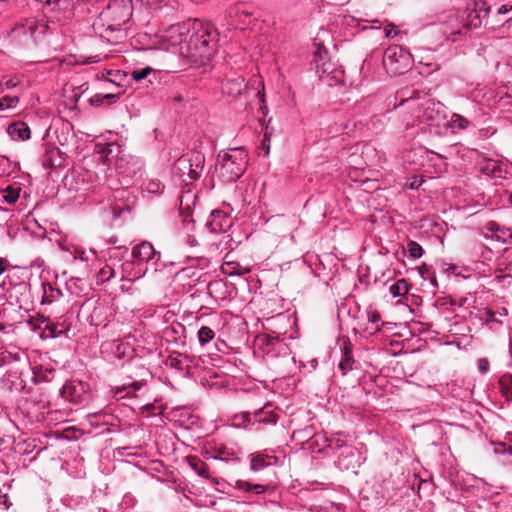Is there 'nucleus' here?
Instances as JSON below:
<instances>
[{
	"mask_svg": "<svg viewBox=\"0 0 512 512\" xmlns=\"http://www.w3.org/2000/svg\"><path fill=\"white\" fill-rule=\"evenodd\" d=\"M410 54L398 45L389 46L383 54V66L392 74H402L410 66Z\"/></svg>",
	"mask_w": 512,
	"mask_h": 512,
	"instance_id": "nucleus-7",
	"label": "nucleus"
},
{
	"mask_svg": "<svg viewBox=\"0 0 512 512\" xmlns=\"http://www.w3.org/2000/svg\"><path fill=\"white\" fill-rule=\"evenodd\" d=\"M164 337L167 342L173 343L178 347L186 345V327L180 322H173L164 330Z\"/></svg>",
	"mask_w": 512,
	"mask_h": 512,
	"instance_id": "nucleus-15",
	"label": "nucleus"
},
{
	"mask_svg": "<svg viewBox=\"0 0 512 512\" xmlns=\"http://www.w3.org/2000/svg\"><path fill=\"white\" fill-rule=\"evenodd\" d=\"M494 452L496 454L512 456V446H507L505 443H500L495 446Z\"/></svg>",
	"mask_w": 512,
	"mask_h": 512,
	"instance_id": "nucleus-48",
	"label": "nucleus"
},
{
	"mask_svg": "<svg viewBox=\"0 0 512 512\" xmlns=\"http://www.w3.org/2000/svg\"><path fill=\"white\" fill-rule=\"evenodd\" d=\"M44 331L49 332V336L52 338L59 337L62 334V330L59 329L58 325L53 324V323H51V324L48 323L45 326Z\"/></svg>",
	"mask_w": 512,
	"mask_h": 512,
	"instance_id": "nucleus-47",
	"label": "nucleus"
},
{
	"mask_svg": "<svg viewBox=\"0 0 512 512\" xmlns=\"http://www.w3.org/2000/svg\"><path fill=\"white\" fill-rule=\"evenodd\" d=\"M61 396L76 405H86L92 399L89 383L81 380L67 381L60 389Z\"/></svg>",
	"mask_w": 512,
	"mask_h": 512,
	"instance_id": "nucleus-8",
	"label": "nucleus"
},
{
	"mask_svg": "<svg viewBox=\"0 0 512 512\" xmlns=\"http://www.w3.org/2000/svg\"><path fill=\"white\" fill-rule=\"evenodd\" d=\"M8 267V261L4 258H0V275L5 272Z\"/></svg>",
	"mask_w": 512,
	"mask_h": 512,
	"instance_id": "nucleus-63",
	"label": "nucleus"
},
{
	"mask_svg": "<svg viewBox=\"0 0 512 512\" xmlns=\"http://www.w3.org/2000/svg\"><path fill=\"white\" fill-rule=\"evenodd\" d=\"M41 288H42L41 304H43V305L52 304V303L58 301L63 296L62 291L60 290V288L57 286L56 283L42 282Z\"/></svg>",
	"mask_w": 512,
	"mask_h": 512,
	"instance_id": "nucleus-18",
	"label": "nucleus"
},
{
	"mask_svg": "<svg viewBox=\"0 0 512 512\" xmlns=\"http://www.w3.org/2000/svg\"><path fill=\"white\" fill-rule=\"evenodd\" d=\"M313 65L319 78L331 76L332 79L338 80L342 74V71L327 59V51L324 48H318L315 51Z\"/></svg>",
	"mask_w": 512,
	"mask_h": 512,
	"instance_id": "nucleus-10",
	"label": "nucleus"
},
{
	"mask_svg": "<svg viewBox=\"0 0 512 512\" xmlns=\"http://www.w3.org/2000/svg\"><path fill=\"white\" fill-rule=\"evenodd\" d=\"M384 32L387 38H393L398 34V31L394 24H390L387 27H385Z\"/></svg>",
	"mask_w": 512,
	"mask_h": 512,
	"instance_id": "nucleus-55",
	"label": "nucleus"
},
{
	"mask_svg": "<svg viewBox=\"0 0 512 512\" xmlns=\"http://www.w3.org/2000/svg\"><path fill=\"white\" fill-rule=\"evenodd\" d=\"M104 102L105 101L103 99L102 93H97L90 99L91 105H95V106H100V105L104 104Z\"/></svg>",
	"mask_w": 512,
	"mask_h": 512,
	"instance_id": "nucleus-56",
	"label": "nucleus"
},
{
	"mask_svg": "<svg viewBox=\"0 0 512 512\" xmlns=\"http://www.w3.org/2000/svg\"><path fill=\"white\" fill-rule=\"evenodd\" d=\"M481 320L485 321L486 323L497 321L495 317V312L488 308L485 309L481 316Z\"/></svg>",
	"mask_w": 512,
	"mask_h": 512,
	"instance_id": "nucleus-51",
	"label": "nucleus"
},
{
	"mask_svg": "<svg viewBox=\"0 0 512 512\" xmlns=\"http://www.w3.org/2000/svg\"><path fill=\"white\" fill-rule=\"evenodd\" d=\"M152 71L153 69L151 67H145L132 71L131 76L135 81L139 82L144 80Z\"/></svg>",
	"mask_w": 512,
	"mask_h": 512,
	"instance_id": "nucleus-41",
	"label": "nucleus"
},
{
	"mask_svg": "<svg viewBox=\"0 0 512 512\" xmlns=\"http://www.w3.org/2000/svg\"><path fill=\"white\" fill-rule=\"evenodd\" d=\"M125 194H128L127 190L124 189H116L114 192V199L115 201L121 200L125 197ZM113 213L116 217H120L124 211H129L130 206L129 204H123L119 205L117 202H115L114 205L111 206Z\"/></svg>",
	"mask_w": 512,
	"mask_h": 512,
	"instance_id": "nucleus-31",
	"label": "nucleus"
},
{
	"mask_svg": "<svg viewBox=\"0 0 512 512\" xmlns=\"http://www.w3.org/2000/svg\"><path fill=\"white\" fill-rule=\"evenodd\" d=\"M54 154H59V151L57 149H53L43 156L42 163L45 167H55L60 165L59 163L57 164L52 160Z\"/></svg>",
	"mask_w": 512,
	"mask_h": 512,
	"instance_id": "nucleus-44",
	"label": "nucleus"
},
{
	"mask_svg": "<svg viewBox=\"0 0 512 512\" xmlns=\"http://www.w3.org/2000/svg\"><path fill=\"white\" fill-rule=\"evenodd\" d=\"M258 341L268 360L278 357L287 358L291 354L288 344L278 336L263 335L258 338Z\"/></svg>",
	"mask_w": 512,
	"mask_h": 512,
	"instance_id": "nucleus-9",
	"label": "nucleus"
},
{
	"mask_svg": "<svg viewBox=\"0 0 512 512\" xmlns=\"http://www.w3.org/2000/svg\"><path fill=\"white\" fill-rule=\"evenodd\" d=\"M131 447H118L114 450V455L119 457L133 456L134 454L129 452Z\"/></svg>",
	"mask_w": 512,
	"mask_h": 512,
	"instance_id": "nucleus-53",
	"label": "nucleus"
},
{
	"mask_svg": "<svg viewBox=\"0 0 512 512\" xmlns=\"http://www.w3.org/2000/svg\"><path fill=\"white\" fill-rule=\"evenodd\" d=\"M244 88V78L237 76L234 78H227L222 82V92L233 98L239 96Z\"/></svg>",
	"mask_w": 512,
	"mask_h": 512,
	"instance_id": "nucleus-19",
	"label": "nucleus"
},
{
	"mask_svg": "<svg viewBox=\"0 0 512 512\" xmlns=\"http://www.w3.org/2000/svg\"><path fill=\"white\" fill-rule=\"evenodd\" d=\"M35 382H50L54 378L55 370L44 368L43 366H36L33 368Z\"/></svg>",
	"mask_w": 512,
	"mask_h": 512,
	"instance_id": "nucleus-30",
	"label": "nucleus"
},
{
	"mask_svg": "<svg viewBox=\"0 0 512 512\" xmlns=\"http://www.w3.org/2000/svg\"><path fill=\"white\" fill-rule=\"evenodd\" d=\"M409 291V283L406 279H399L389 287L393 298L405 296Z\"/></svg>",
	"mask_w": 512,
	"mask_h": 512,
	"instance_id": "nucleus-32",
	"label": "nucleus"
},
{
	"mask_svg": "<svg viewBox=\"0 0 512 512\" xmlns=\"http://www.w3.org/2000/svg\"><path fill=\"white\" fill-rule=\"evenodd\" d=\"M213 460L225 461L228 462L230 460H234V453L232 450L226 448L223 445L215 448L214 454L210 456Z\"/></svg>",
	"mask_w": 512,
	"mask_h": 512,
	"instance_id": "nucleus-35",
	"label": "nucleus"
},
{
	"mask_svg": "<svg viewBox=\"0 0 512 512\" xmlns=\"http://www.w3.org/2000/svg\"><path fill=\"white\" fill-rule=\"evenodd\" d=\"M493 14L501 17L503 21L512 20V1L503 0L495 2L493 5L484 9V16ZM501 21V19H499Z\"/></svg>",
	"mask_w": 512,
	"mask_h": 512,
	"instance_id": "nucleus-17",
	"label": "nucleus"
},
{
	"mask_svg": "<svg viewBox=\"0 0 512 512\" xmlns=\"http://www.w3.org/2000/svg\"><path fill=\"white\" fill-rule=\"evenodd\" d=\"M220 175L227 182H234L245 172L247 153L240 148L230 149L218 155Z\"/></svg>",
	"mask_w": 512,
	"mask_h": 512,
	"instance_id": "nucleus-2",
	"label": "nucleus"
},
{
	"mask_svg": "<svg viewBox=\"0 0 512 512\" xmlns=\"http://www.w3.org/2000/svg\"><path fill=\"white\" fill-rule=\"evenodd\" d=\"M487 228L492 232L491 238L503 243H512V230L510 228L501 227L496 222L488 223Z\"/></svg>",
	"mask_w": 512,
	"mask_h": 512,
	"instance_id": "nucleus-20",
	"label": "nucleus"
},
{
	"mask_svg": "<svg viewBox=\"0 0 512 512\" xmlns=\"http://www.w3.org/2000/svg\"><path fill=\"white\" fill-rule=\"evenodd\" d=\"M449 125L452 129L465 130L472 126V123L465 117L460 114L454 113L451 116L449 121Z\"/></svg>",
	"mask_w": 512,
	"mask_h": 512,
	"instance_id": "nucleus-36",
	"label": "nucleus"
},
{
	"mask_svg": "<svg viewBox=\"0 0 512 512\" xmlns=\"http://www.w3.org/2000/svg\"><path fill=\"white\" fill-rule=\"evenodd\" d=\"M250 469L253 472H259L270 465L268 455L262 453L251 454L250 456Z\"/></svg>",
	"mask_w": 512,
	"mask_h": 512,
	"instance_id": "nucleus-27",
	"label": "nucleus"
},
{
	"mask_svg": "<svg viewBox=\"0 0 512 512\" xmlns=\"http://www.w3.org/2000/svg\"><path fill=\"white\" fill-rule=\"evenodd\" d=\"M189 467L200 477L209 479L208 466L196 456L186 457Z\"/></svg>",
	"mask_w": 512,
	"mask_h": 512,
	"instance_id": "nucleus-25",
	"label": "nucleus"
},
{
	"mask_svg": "<svg viewBox=\"0 0 512 512\" xmlns=\"http://www.w3.org/2000/svg\"><path fill=\"white\" fill-rule=\"evenodd\" d=\"M253 14L251 7L242 2H238L232 6H230L227 10V15L230 18H239L241 20L242 16L249 17Z\"/></svg>",
	"mask_w": 512,
	"mask_h": 512,
	"instance_id": "nucleus-26",
	"label": "nucleus"
},
{
	"mask_svg": "<svg viewBox=\"0 0 512 512\" xmlns=\"http://www.w3.org/2000/svg\"><path fill=\"white\" fill-rule=\"evenodd\" d=\"M481 172L489 177L502 178L503 170L501 166L494 160H487L481 166Z\"/></svg>",
	"mask_w": 512,
	"mask_h": 512,
	"instance_id": "nucleus-29",
	"label": "nucleus"
},
{
	"mask_svg": "<svg viewBox=\"0 0 512 512\" xmlns=\"http://www.w3.org/2000/svg\"><path fill=\"white\" fill-rule=\"evenodd\" d=\"M499 389L507 401L512 400V374H503L498 381Z\"/></svg>",
	"mask_w": 512,
	"mask_h": 512,
	"instance_id": "nucleus-28",
	"label": "nucleus"
},
{
	"mask_svg": "<svg viewBox=\"0 0 512 512\" xmlns=\"http://www.w3.org/2000/svg\"><path fill=\"white\" fill-rule=\"evenodd\" d=\"M424 180L419 176H413L405 183V187L411 190L418 189L422 184Z\"/></svg>",
	"mask_w": 512,
	"mask_h": 512,
	"instance_id": "nucleus-46",
	"label": "nucleus"
},
{
	"mask_svg": "<svg viewBox=\"0 0 512 512\" xmlns=\"http://www.w3.org/2000/svg\"><path fill=\"white\" fill-rule=\"evenodd\" d=\"M328 445L327 447L332 450L334 453H340V452H343V449L344 447H348L349 445H347L343 440L337 438V439H330L328 440Z\"/></svg>",
	"mask_w": 512,
	"mask_h": 512,
	"instance_id": "nucleus-39",
	"label": "nucleus"
},
{
	"mask_svg": "<svg viewBox=\"0 0 512 512\" xmlns=\"http://www.w3.org/2000/svg\"><path fill=\"white\" fill-rule=\"evenodd\" d=\"M181 217H182V220H181V223H182V227L181 229L183 230L184 233H187V232H191L194 230V225H195V222L194 220L192 219V217L190 215H182L181 214Z\"/></svg>",
	"mask_w": 512,
	"mask_h": 512,
	"instance_id": "nucleus-42",
	"label": "nucleus"
},
{
	"mask_svg": "<svg viewBox=\"0 0 512 512\" xmlns=\"http://www.w3.org/2000/svg\"><path fill=\"white\" fill-rule=\"evenodd\" d=\"M267 487L261 484H253L252 486V492L255 494H262L266 492Z\"/></svg>",
	"mask_w": 512,
	"mask_h": 512,
	"instance_id": "nucleus-59",
	"label": "nucleus"
},
{
	"mask_svg": "<svg viewBox=\"0 0 512 512\" xmlns=\"http://www.w3.org/2000/svg\"><path fill=\"white\" fill-rule=\"evenodd\" d=\"M205 165V157L201 152L192 151L179 157L174 169L181 175H187L191 180L200 178Z\"/></svg>",
	"mask_w": 512,
	"mask_h": 512,
	"instance_id": "nucleus-6",
	"label": "nucleus"
},
{
	"mask_svg": "<svg viewBox=\"0 0 512 512\" xmlns=\"http://www.w3.org/2000/svg\"><path fill=\"white\" fill-rule=\"evenodd\" d=\"M106 150L111 152L109 146L99 151L100 155L97 158L99 163L96 166V170L84 168L78 173L76 182L79 186V189L91 190L107 184L108 167L104 162L103 156V154L106 153Z\"/></svg>",
	"mask_w": 512,
	"mask_h": 512,
	"instance_id": "nucleus-4",
	"label": "nucleus"
},
{
	"mask_svg": "<svg viewBox=\"0 0 512 512\" xmlns=\"http://www.w3.org/2000/svg\"><path fill=\"white\" fill-rule=\"evenodd\" d=\"M7 133L13 140H27L30 138V129L24 122H15L8 126Z\"/></svg>",
	"mask_w": 512,
	"mask_h": 512,
	"instance_id": "nucleus-21",
	"label": "nucleus"
},
{
	"mask_svg": "<svg viewBox=\"0 0 512 512\" xmlns=\"http://www.w3.org/2000/svg\"><path fill=\"white\" fill-rule=\"evenodd\" d=\"M244 422L247 423H260L274 425L277 423V414L274 413L273 405L266 403L262 408L255 410L254 412H246L242 415Z\"/></svg>",
	"mask_w": 512,
	"mask_h": 512,
	"instance_id": "nucleus-13",
	"label": "nucleus"
},
{
	"mask_svg": "<svg viewBox=\"0 0 512 512\" xmlns=\"http://www.w3.org/2000/svg\"><path fill=\"white\" fill-rule=\"evenodd\" d=\"M361 464V453L351 445L344 447L343 452L337 454L336 465L341 470H351L355 472Z\"/></svg>",
	"mask_w": 512,
	"mask_h": 512,
	"instance_id": "nucleus-12",
	"label": "nucleus"
},
{
	"mask_svg": "<svg viewBox=\"0 0 512 512\" xmlns=\"http://www.w3.org/2000/svg\"><path fill=\"white\" fill-rule=\"evenodd\" d=\"M21 188L14 185H8L0 188V202L8 205L15 204L20 196Z\"/></svg>",
	"mask_w": 512,
	"mask_h": 512,
	"instance_id": "nucleus-24",
	"label": "nucleus"
},
{
	"mask_svg": "<svg viewBox=\"0 0 512 512\" xmlns=\"http://www.w3.org/2000/svg\"><path fill=\"white\" fill-rule=\"evenodd\" d=\"M19 84V81L16 80L15 78H10L8 80H6L3 85H4V88L6 90H10V89H13L15 88L17 85Z\"/></svg>",
	"mask_w": 512,
	"mask_h": 512,
	"instance_id": "nucleus-57",
	"label": "nucleus"
},
{
	"mask_svg": "<svg viewBox=\"0 0 512 512\" xmlns=\"http://www.w3.org/2000/svg\"><path fill=\"white\" fill-rule=\"evenodd\" d=\"M215 331L208 326H201L197 331V340L201 347H204L215 338Z\"/></svg>",
	"mask_w": 512,
	"mask_h": 512,
	"instance_id": "nucleus-34",
	"label": "nucleus"
},
{
	"mask_svg": "<svg viewBox=\"0 0 512 512\" xmlns=\"http://www.w3.org/2000/svg\"><path fill=\"white\" fill-rule=\"evenodd\" d=\"M230 225V219L220 210H214L210 215V219L206 222V227L214 234L225 232Z\"/></svg>",
	"mask_w": 512,
	"mask_h": 512,
	"instance_id": "nucleus-16",
	"label": "nucleus"
},
{
	"mask_svg": "<svg viewBox=\"0 0 512 512\" xmlns=\"http://www.w3.org/2000/svg\"><path fill=\"white\" fill-rule=\"evenodd\" d=\"M196 357L177 351L171 352L166 360L164 361L167 367L175 369L177 371H189L193 365H195Z\"/></svg>",
	"mask_w": 512,
	"mask_h": 512,
	"instance_id": "nucleus-14",
	"label": "nucleus"
},
{
	"mask_svg": "<svg viewBox=\"0 0 512 512\" xmlns=\"http://www.w3.org/2000/svg\"><path fill=\"white\" fill-rule=\"evenodd\" d=\"M342 356L338 364V368L343 376L347 375L354 368L355 360L353 358L351 349L349 346L344 345L341 348Z\"/></svg>",
	"mask_w": 512,
	"mask_h": 512,
	"instance_id": "nucleus-22",
	"label": "nucleus"
},
{
	"mask_svg": "<svg viewBox=\"0 0 512 512\" xmlns=\"http://www.w3.org/2000/svg\"><path fill=\"white\" fill-rule=\"evenodd\" d=\"M49 30L48 22L45 19H27L24 23L16 26L13 30L15 35H29L30 38L37 42Z\"/></svg>",
	"mask_w": 512,
	"mask_h": 512,
	"instance_id": "nucleus-11",
	"label": "nucleus"
},
{
	"mask_svg": "<svg viewBox=\"0 0 512 512\" xmlns=\"http://www.w3.org/2000/svg\"><path fill=\"white\" fill-rule=\"evenodd\" d=\"M368 321L374 325V330L379 331L382 325L380 314L377 311H368L367 312Z\"/></svg>",
	"mask_w": 512,
	"mask_h": 512,
	"instance_id": "nucleus-40",
	"label": "nucleus"
},
{
	"mask_svg": "<svg viewBox=\"0 0 512 512\" xmlns=\"http://www.w3.org/2000/svg\"><path fill=\"white\" fill-rule=\"evenodd\" d=\"M132 160H133V166H134L132 174L135 175L136 172L141 169V163L137 159H132Z\"/></svg>",
	"mask_w": 512,
	"mask_h": 512,
	"instance_id": "nucleus-64",
	"label": "nucleus"
},
{
	"mask_svg": "<svg viewBox=\"0 0 512 512\" xmlns=\"http://www.w3.org/2000/svg\"><path fill=\"white\" fill-rule=\"evenodd\" d=\"M464 21V27L469 29H476L482 25V18L480 15V10H466L460 16Z\"/></svg>",
	"mask_w": 512,
	"mask_h": 512,
	"instance_id": "nucleus-23",
	"label": "nucleus"
},
{
	"mask_svg": "<svg viewBox=\"0 0 512 512\" xmlns=\"http://www.w3.org/2000/svg\"><path fill=\"white\" fill-rule=\"evenodd\" d=\"M477 369L481 374L488 373L490 369V363L487 358H479L477 360Z\"/></svg>",
	"mask_w": 512,
	"mask_h": 512,
	"instance_id": "nucleus-49",
	"label": "nucleus"
},
{
	"mask_svg": "<svg viewBox=\"0 0 512 512\" xmlns=\"http://www.w3.org/2000/svg\"><path fill=\"white\" fill-rule=\"evenodd\" d=\"M252 483H249L244 480H238L236 481V488L239 490H243L245 492H252Z\"/></svg>",
	"mask_w": 512,
	"mask_h": 512,
	"instance_id": "nucleus-52",
	"label": "nucleus"
},
{
	"mask_svg": "<svg viewBox=\"0 0 512 512\" xmlns=\"http://www.w3.org/2000/svg\"><path fill=\"white\" fill-rule=\"evenodd\" d=\"M164 188V184L158 179H148L142 185V189L144 192L156 196L161 195L164 191Z\"/></svg>",
	"mask_w": 512,
	"mask_h": 512,
	"instance_id": "nucleus-33",
	"label": "nucleus"
},
{
	"mask_svg": "<svg viewBox=\"0 0 512 512\" xmlns=\"http://www.w3.org/2000/svg\"><path fill=\"white\" fill-rule=\"evenodd\" d=\"M132 258L134 263L140 267L145 266L143 274L149 271L153 273L160 269L161 253L156 251L152 243L143 241L132 248Z\"/></svg>",
	"mask_w": 512,
	"mask_h": 512,
	"instance_id": "nucleus-5",
	"label": "nucleus"
},
{
	"mask_svg": "<svg viewBox=\"0 0 512 512\" xmlns=\"http://www.w3.org/2000/svg\"><path fill=\"white\" fill-rule=\"evenodd\" d=\"M186 234V243L191 246L195 247L198 245V241L194 235H191L190 232L185 233Z\"/></svg>",
	"mask_w": 512,
	"mask_h": 512,
	"instance_id": "nucleus-58",
	"label": "nucleus"
},
{
	"mask_svg": "<svg viewBox=\"0 0 512 512\" xmlns=\"http://www.w3.org/2000/svg\"><path fill=\"white\" fill-rule=\"evenodd\" d=\"M121 96V92L118 93H107L103 94L104 101H107L109 104L115 103Z\"/></svg>",
	"mask_w": 512,
	"mask_h": 512,
	"instance_id": "nucleus-54",
	"label": "nucleus"
},
{
	"mask_svg": "<svg viewBox=\"0 0 512 512\" xmlns=\"http://www.w3.org/2000/svg\"><path fill=\"white\" fill-rule=\"evenodd\" d=\"M419 273H420V276L425 280L428 278L429 276V269L426 265H423V267H421L419 269Z\"/></svg>",
	"mask_w": 512,
	"mask_h": 512,
	"instance_id": "nucleus-61",
	"label": "nucleus"
},
{
	"mask_svg": "<svg viewBox=\"0 0 512 512\" xmlns=\"http://www.w3.org/2000/svg\"><path fill=\"white\" fill-rule=\"evenodd\" d=\"M216 35L212 24L188 19L169 26L159 37L166 50L178 53L192 64L201 65L209 58L212 50L210 44Z\"/></svg>",
	"mask_w": 512,
	"mask_h": 512,
	"instance_id": "nucleus-1",
	"label": "nucleus"
},
{
	"mask_svg": "<svg viewBox=\"0 0 512 512\" xmlns=\"http://www.w3.org/2000/svg\"><path fill=\"white\" fill-rule=\"evenodd\" d=\"M141 387H142V383L139 382V381H135V382H132L130 384L123 385L122 387H117L115 395L119 394L123 390H128L127 393L129 394L130 390L135 392V391L139 390Z\"/></svg>",
	"mask_w": 512,
	"mask_h": 512,
	"instance_id": "nucleus-45",
	"label": "nucleus"
},
{
	"mask_svg": "<svg viewBox=\"0 0 512 512\" xmlns=\"http://www.w3.org/2000/svg\"><path fill=\"white\" fill-rule=\"evenodd\" d=\"M99 277L102 282L110 280L114 277V269L110 265H105L99 271Z\"/></svg>",
	"mask_w": 512,
	"mask_h": 512,
	"instance_id": "nucleus-43",
	"label": "nucleus"
},
{
	"mask_svg": "<svg viewBox=\"0 0 512 512\" xmlns=\"http://www.w3.org/2000/svg\"><path fill=\"white\" fill-rule=\"evenodd\" d=\"M223 286H224V284L221 281L210 282L207 287L208 292H209V294H211L213 287H223Z\"/></svg>",
	"mask_w": 512,
	"mask_h": 512,
	"instance_id": "nucleus-62",
	"label": "nucleus"
},
{
	"mask_svg": "<svg viewBox=\"0 0 512 512\" xmlns=\"http://www.w3.org/2000/svg\"><path fill=\"white\" fill-rule=\"evenodd\" d=\"M400 105H407L409 108L415 110L417 119L428 125L439 126L440 121L444 118L443 106L439 102L436 103L431 99H426L424 102L418 103L417 98L413 96L405 98L402 94Z\"/></svg>",
	"mask_w": 512,
	"mask_h": 512,
	"instance_id": "nucleus-3",
	"label": "nucleus"
},
{
	"mask_svg": "<svg viewBox=\"0 0 512 512\" xmlns=\"http://www.w3.org/2000/svg\"><path fill=\"white\" fill-rule=\"evenodd\" d=\"M19 102L17 96H4L0 99V110L4 111L16 107Z\"/></svg>",
	"mask_w": 512,
	"mask_h": 512,
	"instance_id": "nucleus-38",
	"label": "nucleus"
},
{
	"mask_svg": "<svg viewBox=\"0 0 512 512\" xmlns=\"http://www.w3.org/2000/svg\"><path fill=\"white\" fill-rule=\"evenodd\" d=\"M500 101L503 105H511L512 106V92L507 93L504 97H501Z\"/></svg>",
	"mask_w": 512,
	"mask_h": 512,
	"instance_id": "nucleus-60",
	"label": "nucleus"
},
{
	"mask_svg": "<svg viewBox=\"0 0 512 512\" xmlns=\"http://www.w3.org/2000/svg\"><path fill=\"white\" fill-rule=\"evenodd\" d=\"M407 252L411 259H419L422 257L424 250L419 243L411 240L407 243Z\"/></svg>",
	"mask_w": 512,
	"mask_h": 512,
	"instance_id": "nucleus-37",
	"label": "nucleus"
},
{
	"mask_svg": "<svg viewBox=\"0 0 512 512\" xmlns=\"http://www.w3.org/2000/svg\"><path fill=\"white\" fill-rule=\"evenodd\" d=\"M13 290L17 293H20L21 295H24L30 291V284L28 282L21 281L14 285Z\"/></svg>",
	"mask_w": 512,
	"mask_h": 512,
	"instance_id": "nucleus-50",
	"label": "nucleus"
}]
</instances>
